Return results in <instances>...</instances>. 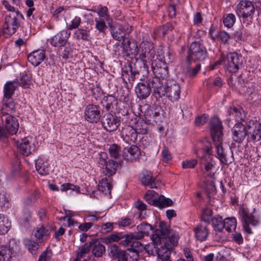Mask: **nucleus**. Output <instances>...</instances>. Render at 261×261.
Masks as SVG:
<instances>
[{
  "instance_id": "c03bdc74",
  "label": "nucleus",
  "mask_w": 261,
  "mask_h": 261,
  "mask_svg": "<svg viewBox=\"0 0 261 261\" xmlns=\"http://www.w3.org/2000/svg\"><path fill=\"white\" fill-rule=\"evenodd\" d=\"M10 223L7 218L0 215V234H6L9 230Z\"/></svg>"
},
{
  "instance_id": "f8f14e48",
  "label": "nucleus",
  "mask_w": 261,
  "mask_h": 261,
  "mask_svg": "<svg viewBox=\"0 0 261 261\" xmlns=\"http://www.w3.org/2000/svg\"><path fill=\"white\" fill-rule=\"evenodd\" d=\"M168 238L171 243L175 245L177 243L178 235L173 233V230L167 229L163 230L156 229L152 236V241L153 243L158 244L161 243V239Z\"/></svg>"
},
{
  "instance_id": "ddd939ff",
  "label": "nucleus",
  "mask_w": 261,
  "mask_h": 261,
  "mask_svg": "<svg viewBox=\"0 0 261 261\" xmlns=\"http://www.w3.org/2000/svg\"><path fill=\"white\" fill-rule=\"evenodd\" d=\"M71 33L67 30H63L47 40L48 42L55 47L64 46L70 37Z\"/></svg>"
},
{
  "instance_id": "864d4df0",
  "label": "nucleus",
  "mask_w": 261,
  "mask_h": 261,
  "mask_svg": "<svg viewBox=\"0 0 261 261\" xmlns=\"http://www.w3.org/2000/svg\"><path fill=\"white\" fill-rule=\"evenodd\" d=\"M106 104V108L108 111L113 109L117 103V101L115 96L113 95H108L105 99Z\"/></svg>"
},
{
  "instance_id": "6e6d98bb",
  "label": "nucleus",
  "mask_w": 261,
  "mask_h": 261,
  "mask_svg": "<svg viewBox=\"0 0 261 261\" xmlns=\"http://www.w3.org/2000/svg\"><path fill=\"white\" fill-rule=\"evenodd\" d=\"M61 190L65 192L71 190L75 191L77 193L80 192V188L79 187L70 183H66L62 185L61 186Z\"/></svg>"
},
{
  "instance_id": "cd10ccee",
  "label": "nucleus",
  "mask_w": 261,
  "mask_h": 261,
  "mask_svg": "<svg viewBox=\"0 0 261 261\" xmlns=\"http://www.w3.org/2000/svg\"><path fill=\"white\" fill-rule=\"evenodd\" d=\"M136 93L139 98L144 99L148 97L150 90L144 81H141L136 87Z\"/></svg>"
},
{
  "instance_id": "4c0bfd02",
  "label": "nucleus",
  "mask_w": 261,
  "mask_h": 261,
  "mask_svg": "<svg viewBox=\"0 0 261 261\" xmlns=\"http://www.w3.org/2000/svg\"><path fill=\"white\" fill-rule=\"evenodd\" d=\"M15 108V105L11 98L6 99L5 103L2 108V113L3 116L5 115H11L13 111Z\"/></svg>"
},
{
  "instance_id": "bb28decb",
  "label": "nucleus",
  "mask_w": 261,
  "mask_h": 261,
  "mask_svg": "<svg viewBox=\"0 0 261 261\" xmlns=\"http://www.w3.org/2000/svg\"><path fill=\"white\" fill-rule=\"evenodd\" d=\"M145 116L148 121L157 123L161 120L160 108H151L146 111Z\"/></svg>"
},
{
  "instance_id": "338daca9",
  "label": "nucleus",
  "mask_w": 261,
  "mask_h": 261,
  "mask_svg": "<svg viewBox=\"0 0 261 261\" xmlns=\"http://www.w3.org/2000/svg\"><path fill=\"white\" fill-rule=\"evenodd\" d=\"M30 77L26 73H22L20 78L21 85L25 88H28L30 86Z\"/></svg>"
},
{
  "instance_id": "49530a36",
  "label": "nucleus",
  "mask_w": 261,
  "mask_h": 261,
  "mask_svg": "<svg viewBox=\"0 0 261 261\" xmlns=\"http://www.w3.org/2000/svg\"><path fill=\"white\" fill-rule=\"evenodd\" d=\"M138 232L136 233H141L142 238L144 235H148L150 231L152 230V227L151 225L147 223L143 222L137 226Z\"/></svg>"
},
{
  "instance_id": "423d86ee",
  "label": "nucleus",
  "mask_w": 261,
  "mask_h": 261,
  "mask_svg": "<svg viewBox=\"0 0 261 261\" xmlns=\"http://www.w3.org/2000/svg\"><path fill=\"white\" fill-rule=\"evenodd\" d=\"M2 119L4 127L0 126V138L6 137L8 134H15L19 128L18 120L10 115H6Z\"/></svg>"
},
{
  "instance_id": "37998d69",
  "label": "nucleus",
  "mask_w": 261,
  "mask_h": 261,
  "mask_svg": "<svg viewBox=\"0 0 261 261\" xmlns=\"http://www.w3.org/2000/svg\"><path fill=\"white\" fill-rule=\"evenodd\" d=\"M122 239H124L123 241V242H124V243H123V245H126L130 244L131 243H134L136 240H140L142 239V236L141 233H136V232H134L122 236Z\"/></svg>"
},
{
  "instance_id": "dca6fc26",
  "label": "nucleus",
  "mask_w": 261,
  "mask_h": 261,
  "mask_svg": "<svg viewBox=\"0 0 261 261\" xmlns=\"http://www.w3.org/2000/svg\"><path fill=\"white\" fill-rule=\"evenodd\" d=\"M247 126L248 139L253 142L259 141L261 139V123L250 121Z\"/></svg>"
},
{
  "instance_id": "c85d7f7f",
  "label": "nucleus",
  "mask_w": 261,
  "mask_h": 261,
  "mask_svg": "<svg viewBox=\"0 0 261 261\" xmlns=\"http://www.w3.org/2000/svg\"><path fill=\"white\" fill-rule=\"evenodd\" d=\"M36 169L38 173L41 175H45L48 173V164L46 158L39 157L35 161Z\"/></svg>"
},
{
  "instance_id": "f03ea898",
  "label": "nucleus",
  "mask_w": 261,
  "mask_h": 261,
  "mask_svg": "<svg viewBox=\"0 0 261 261\" xmlns=\"http://www.w3.org/2000/svg\"><path fill=\"white\" fill-rule=\"evenodd\" d=\"M3 6L9 12L5 18V22L3 26V32L6 35L11 36L16 31L20 25V19H23V15L10 5L8 1H3Z\"/></svg>"
},
{
  "instance_id": "bf43d9fd",
  "label": "nucleus",
  "mask_w": 261,
  "mask_h": 261,
  "mask_svg": "<svg viewBox=\"0 0 261 261\" xmlns=\"http://www.w3.org/2000/svg\"><path fill=\"white\" fill-rule=\"evenodd\" d=\"M245 94L248 95L249 97H250V100H253L254 98L256 97L258 98L259 97V95L257 94V93L255 91L254 85H251L249 86L246 88V91L245 92Z\"/></svg>"
},
{
  "instance_id": "4be33fe9",
  "label": "nucleus",
  "mask_w": 261,
  "mask_h": 261,
  "mask_svg": "<svg viewBox=\"0 0 261 261\" xmlns=\"http://www.w3.org/2000/svg\"><path fill=\"white\" fill-rule=\"evenodd\" d=\"M141 81H144L150 90L153 89L155 92L159 94L160 88H162L163 81L158 77L148 76L143 75V77L140 79Z\"/></svg>"
},
{
  "instance_id": "20e7f679",
  "label": "nucleus",
  "mask_w": 261,
  "mask_h": 261,
  "mask_svg": "<svg viewBox=\"0 0 261 261\" xmlns=\"http://www.w3.org/2000/svg\"><path fill=\"white\" fill-rule=\"evenodd\" d=\"M207 58V53L204 46L199 42H194L190 45L187 58V61L203 62Z\"/></svg>"
},
{
  "instance_id": "de8ad7c7",
  "label": "nucleus",
  "mask_w": 261,
  "mask_h": 261,
  "mask_svg": "<svg viewBox=\"0 0 261 261\" xmlns=\"http://www.w3.org/2000/svg\"><path fill=\"white\" fill-rule=\"evenodd\" d=\"M158 194L153 190H148L144 196L146 201L150 205H154Z\"/></svg>"
},
{
  "instance_id": "b1692460",
  "label": "nucleus",
  "mask_w": 261,
  "mask_h": 261,
  "mask_svg": "<svg viewBox=\"0 0 261 261\" xmlns=\"http://www.w3.org/2000/svg\"><path fill=\"white\" fill-rule=\"evenodd\" d=\"M152 49L153 44L151 42L143 41L139 45L138 53L143 59L148 57L149 55V58H152L153 55V51H152Z\"/></svg>"
},
{
  "instance_id": "f3484780",
  "label": "nucleus",
  "mask_w": 261,
  "mask_h": 261,
  "mask_svg": "<svg viewBox=\"0 0 261 261\" xmlns=\"http://www.w3.org/2000/svg\"><path fill=\"white\" fill-rule=\"evenodd\" d=\"M248 134L247 127L241 122H237L232 130V138L237 143H241L246 138Z\"/></svg>"
},
{
  "instance_id": "0eeeda50",
  "label": "nucleus",
  "mask_w": 261,
  "mask_h": 261,
  "mask_svg": "<svg viewBox=\"0 0 261 261\" xmlns=\"http://www.w3.org/2000/svg\"><path fill=\"white\" fill-rule=\"evenodd\" d=\"M215 164L211 149L206 147L203 150V154L200 158V165L201 169L204 173H207L208 176L212 177L214 173L212 171L215 168Z\"/></svg>"
},
{
  "instance_id": "3c124183",
  "label": "nucleus",
  "mask_w": 261,
  "mask_h": 261,
  "mask_svg": "<svg viewBox=\"0 0 261 261\" xmlns=\"http://www.w3.org/2000/svg\"><path fill=\"white\" fill-rule=\"evenodd\" d=\"M106 20L103 19L98 18H94L95 22V29L98 31L99 33H105L107 29L106 23Z\"/></svg>"
},
{
  "instance_id": "a211bd4d",
  "label": "nucleus",
  "mask_w": 261,
  "mask_h": 261,
  "mask_svg": "<svg viewBox=\"0 0 261 261\" xmlns=\"http://www.w3.org/2000/svg\"><path fill=\"white\" fill-rule=\"evenodd\" d=\"M50 231L51 228L50 226L39 224L34 229L33 233L36 241L41 243L49 238Z\"/></svg>"
},
{
  "instance_id": "ea45409f",
  "label": "nucleus",
  "mask_w": 261,
  "mask_h": 261,
  "mask_svg": "<svg viewBox=\"0 0 261 261\" xmlns=\"http://www.w3.org/2000/svg\"><path fill=\"white\" fill-rule=\"evenodd\" d=\"M212 225L214 229L218 232H221L224 229V220L220 216L214 217L212 220Z\"/></svg>"
},
{
  "instance_id": "a19ab883",
  "label": "nucleus",
  "mask_w": 261,
  "mask_h": 261,
  "mask_svg": "<svg viewBox=\"0 0 261 261\" xmlns=\"http://www.w3.org/2000/svg\"><path fill=\"white\" fill-rule=\"evenodd\" d=\"M237 227V220L234 217L226 218L224 219V228L230 232L236 229Z\"/></svg>"
},
{
  "instance_id": "4d7b16f0",
  "label": "nucleus",
  "mask_w": 261,
  "mask_h": 261,
  "mask_svg": "<svg viewBox=\"0 0 261 261\" xmlns=\"http://www.w3.org/2000/svg\"><path fill=\"white\" fill-rule=\"evenodd\" d=\"M212 215V210L208 207H206L202 210L201 215L202 220L206 222H209L211 220V216Z\"/></svg>"
},
{
  "instance_id": "e2e57ef3",
  "label": "nucleus",
  "mask_w": 261,
  "mask_h": 261,
  "mask_svg": "<svg viewBox=\"0 0 261 261\" xmlns=\"http://www.w3.org/2000/svg\"><path fill=\"white\" fill-rule=\"evenodd\" d=\"M167 66L166 62L162 59H156L151 63V68L153 69L156 68H162V67Z\"/></svg>"
},
{
  "instance_id": "79ce46f5",
  "label": "nucleus",
  "mask_w": 261,
  "mask_h": 261,
  "mask_svg": "<svg viewBox=\"0 0 261 261\" xmlns=\"http://www.w3.org/2000/svg\"><path fill=\"white\" fill-rule=\"evenodd\" d=\"M156 77L159 78L162 81L166 80L168 77V67H162V68H156L152 70Z\"/></svg>"
},
{
  "instance_id": "412c9836",
  "label": "nucleus",
  "mask_w": 261,
  "mask_h": 261,
  "mask_svg": "<svg viewBox=\"0 0 261 261\" xmlns=\"http://www.w3.org/2000/svg\"><path fill=\"white\" fill-rule=\"evenodd\" d=\"M238 10L243 18H247L253 14L255 8L252 1H240Z\"/></svg>"
},
{
  "instance_id": "13d9d810",
  "label": "nucleus",
  "mask_w": 261,
  "mask_h": 261,
  "mask_svg": "<svg viewBox=\"0 0 261 261\" xmlns=\"http://www.w3.org/2000/svg\"><path fill=\"white\" fill-rule=\"evenodd\" d=\"M126 257L127 261H137L139 254L136 250L129 249L126 252Z\"/></svg>"
},
{
  "instance_id": "c9c22d12",
  "label": "nucleus",
  "mask_w": 261,
  "mask_h": 261,
  "mask_svg": "<svg viewBox=\"0 0 261 261\" xmlns=\"http://www.w3.org/2000/svg\"><path fill=\"white\" fill-rule=\"evenodd\" d=\"M91 243L92 254L97 257L101 256L105 252V246L98 241H92Z\"/></svg>"
},
{
  "instance_id": "9b49d317",
  "label": "nucleus",
  "mask_w": 261,
  "mask_h": 261,
  "mask_svg": "<svg viewBox=\"0 0 261 261\" xmlns=\"http://www.w3.org/2000/svg\"><path fill=\"white\" fill-rule=\"evenodd\" d=\"M34 139L31 136H28L21 139L20 141H15L21 154L28 156L36 150V146Z\"/></svg>"
},
{
  "instance_id": "4468645a",
  "label": "nucleus",
  "mask_w": 261,
  "mask_h": 261,
  "mask_svg": "<svg viewBox=\"0 0 261 261\" xmlns=\"http://www.w3.org/2000/svg\"><path fill=\"white\" fill-rule=\"evenodd\" d=\"M101 122L104 129L109 132L115 131L120 124V119L111 113L105 114Z\"/></svg>"
},
{
  "instance_id": "6ab92c4d",
  "label": "nucleus",
  "mask_w": 261,
  "mask_h": 261,
  "mask_svg": "<svg viewBox=\"0 0 261 261\" xmlns=\"http://www.w3.org/2000/svg\"><path fill=\"white\" fill-rule=\"evenodd\" d=\"M121 135L123 141L128 144L135 142L138 137L135 128L129 125H124L122 127Z\"/></svg>"
},
{
  "instance_id": "8fccbe9b",
  "label": "nucleus",
  "mask_w": 261,
  "mask_h": 261,
  "mask_svg": "<svg viewBox=\"0 0 261 261\" xmlns=\"http://www.w3.org/2000/svg\"><path fill=\"white\" fill-rule=\"evenodd\" d=\"M223 18L224 25L228 28H231L236 22V16L232 13L224 15Z\"/></svg>"
},
{
  "instance_id": "e433bc0d",
  "label": "nucleus",
  "mask_w": 261,
  "mask_h": 261,
  "mask_svg": "<svg viewBox=\"0 0 261 261\" xmlns=\"http://www.w3.org/2000/svg\"><path fill=\"white\" fill-rule=\"evenodd\" d=\"M17 87V83L15 81H9L5 84L4 87L5 99L11 98Z\"/></svg>"
},
{
  "instance_id": "a878e982",
  "label": "nucleus",
  "mask_w": 261,
  "mask_h": 261,
  "mask_svg": "<svg viewBox=\"0 0 261 261\" xmlns=\"http://www.w3.org/2000/svg\"><path fill=\"white\" fill-rule=\"evenodd\" d=\"M111 33L114 39L119 41L123 40L125 36V31L120 24H116L111 27Z\"/></svg>"
},
{
  "instance_id": "5fc2aeb1",
  "label": "nucleus",
  "mask_w": 261,
  "mask_h": 261,
  "mask_svg": "<svg viewBox=\"0 0 261 261\" xmlns=\"http://www.w3.org/2000/svg\"><path fill=\"white\" fill-rule=\"evenodd\" d=\"M109 151L112 158L117 159L120 156V147L116 144H113L110 145Z\"/></svg>"
},
{
  "instance_id": "aec40b11",
  "label": "nucleus",
  "mask_w": 261,
  "mask_h": 261,
  "mask_svg": "<svg viewBox=\"0 0 261 261\" xmlns=\"http://www.w3.org/2000/svg\"><path fill=\"white\" fill-rule=\"evenodd\" d=\"M141 155V151L136 145H131L125 147L122 151V156L124 160L133 162L136 161Z\"/></svg>"
},
{
  "instance_id": "393cba45",
  "label": "nucleus",
  "mask_w": 261,
  "mask_h": 261,
  "mask_svg": "<svg viewBox=\"0 0 261 261\" xmlns=\"http://www.w3.org/2000/svg\"><path fill=\"white\" fill-rule=\"evenodd\" d=\"M110 249L109 255L114 259H117L118 261H127L126 252L121 250L117 245H112Z\"/></svg>"
},
{
  "instance_id": "7ed1b4c3",
  "label": "nucleus",
  "mask_w": 261,
  "mask_h": 261,
  "mask_svg": "<svg viewBox=\"0 0 261 261\" xmlns=\"http://www.w3.org/2000/svg\"><path fill=\"white\" fill-rule=\"evenodd\" d=\"M3 6L9 12L5 18V22L3 26V32L6 35L11 36L16 31L20 25V19H23V15L10 5L8 1H3Z\"/></svg>"
},
{
  "instance_id": "72a5a7b5",
  "label": "nucleus",
  "mask_w": 261,
  "mask_h": 261,
  "mask_svg": "<svg viewBox=\"0 0 261 261\" xmlns=\"http://www.w3.org/2000/svg\"><path fill=\"white\" fill-rule=\"evenodd\" d=\"M74 39L77 40L89 41L91 39L89 30L83 28L76 29L73 34Z\"/></svg>"
},
{
  "instance_id": "9d476101",
  "label": "nucleus",
  "mask_w": 261,
  "mask_h": 261,
  "mask_svg": "<svg viewBox=\"0 0 261 261\" xmlns=\"http://www.w3.org/2000/svg\"><path fill=\"white\" fill-rule=\"evenodd\" d=\"M107 155L105 152L101 153L98 158V164L100 167L102 168V173L108 177H110L116 173L117 170L118 164L113 160L107 161Z\"/></svg>"
},
{
  "instance_id": "a18cd8bd",
  "label": "nucleus",
  "mask_w": 261,
  "mask_h": 261,
  "mask_svg": "<svg viewBox=\"0 0 261 261\" xmlns=\"http://www.w3.org/2000/svg\"><path fill=\"white\" fill-rule=\"evenodd\" d=\"M173 204L172 200L169 198H165L164 196H158L156 201L155 203V206L160 208L165 206H171Z\"/></svg>"
},
{
  "instance_id": "052dcab7",
  "label": "nucleus",
  "mask_w": 261,
  "mask_h": 261,
  "mask_svg": "<svg viewBox=\"0 0 261 261\" xmlns=\"http://www.w3.org/2000/svg\"><path fill=\"white\" fill-rule=\"evenodd\" d=\"M38 261H54L51 251L48 250L44 251L39 256Z\"/></svg>"
},
{
  "instance_id": "5701e85b",
  "label": "nucleus",
  "mask_w": 261,
  "mask_h": 261,
  "mask_svg": "<svg viewBox=\"0 0 261 261\" xmlns=\"http://www.w3.org/2000/svg\"><path fill=\"white\" fill-rule=\"evenodd\" d=\"M45 52L44 50L38 49L31 53L28 56V59L34 66H37L45 59Z\"/></svg>"
},
{
  "instance_id": "f257e3e1",
  "label": "nucleus",
  "mask_w": 261,
  "mask_h": 261,
  "mask_svg": "<svg viewBox=\"0 0 261 261\" xmlns=\"http://www.w3.org/2000/svg\"><path fill=\"white\" fill-rule=\"evenodd\" d=\"M210 127L212 137L216 148V156L221 163L227 164L228 161L222 146L223 126L218 117H214L211 119Z\"/></svg>"
},
{
  "instance_id": "09e8293b",
  "label": "nucleus",
  "mask_w": 261,
  "mask_h": 261,
  "mask_svg": "<svg viewBox=\"0 0 261 261\" xmlns=\"http://www.w3.org/2000/svg\"><path fill=\"white\" fill-rule=\"evenodd\" d=\"M147 123L143 120L137 121L135 128L137 134H145L147 133Z\"/></svg>"
},
{
  "instance_id": "69168bd1",
  "label": "nucleus",
  "mask_w": 261,
  "mask_h": 261,
  "mask_svg": "<svg viewBox=\"0 0 261 261\" xmlns=\"http://www.w3.org/2000/svg\"><path fill=\"white\" fill-rule=\"evenodd\" d=\"M24 243L32 254L38 248V244L36 242L30 240H24Z\"/></svg>"
},
{
  "instance_id": "39448f33",
  "label": "nucleus",
  "mask_w": 261,
  "mask_h": 261,
  "mask_svg": "<svg viewBox=\"0 0 261 261\" xmlns=\"http://www.w3.org/2000/svg\"><path fill=\"white\" fill-rule=\"evenodd\" d=\"M244 58L236 52L228 53L224 60V65L231 73H236L243 67Z\"/></svg>"
},
{
  "instance_id": "0e129e2a",
  "label": "nucleus",
  "mask_w": 261,
  "mask_h": 261,
  "mask_svg": "<svg viewBox=\"0 0 261 261\" xmlns=\"http://www.w3.org/2000/svg\"><path fill=\"white\" fill-rule=\"evenodd\" d=\"M91 242H90L89 243H86L84 246H83L81 247L80 251L77 253V257H82L85 254L88 253L89 251L90 248H91Z\"/></svg>"
},
{
  "instance_id": "603ef678",
  "label": "nucleus",
  "mask_w": 261,
  "mask_h": 261,
  "mask_svg": "<svg viewBox=\"0 0 261 261\" xmlns=\"http://www.w3.org/2000/svg\"><path fill=\"white\" fill-rule=\"evenodd\" d=\"M135 207L140 211L138 219L140 220L145 218L146 214V205L141 201H138L135 203Z\"/></svg>"
},
{
  "instance_id": "2eb2a0df",
  "label": "nucleus",
  "mask_w": 261,
  "mask_h": 261,
  "mask_svg": "<svg viewBox=\"0 0 261 261\" xmlns=\"http://www.w3.org/2000/svg\"><path fill=\"white\" fill-rule=\"evenodd\" d=\"M85 117L90 123H97L101 117L99 108L94 105H88L85 109Z\"/></svg>"
},
{
  "instance_id": "f704fd0d",
  "label": "nucleus",
  "mask_w": 261,
  "mask_h": 261,
  "mask_svg": "<svg viewBox=\"0 0 261 261\" xmlns=\"http://www.w3.org/2000/svg\"><path fill=\"white\" fill-rule=\"evenodd\" d=\"M13 249L9 247L2 245L0 246V261H11Z\"/></svg>"
},
{
  "instance_id": "7c9ffc66",
  "label": "nucleus",
  "mask_w": 261,
  "mask_h": 261,
  "mask_svg": "<svg viewBox=\"0 0 261 261\" xmlns=\"http://www.w3.org/2000/svg\"><path fill=\"white\" fill-rule=\"evenodd\" d=\"M141 181L145 186H148L151 189L157 188L154 179H153L152 173L149 171H145L142 172Z\"/></svg>"
},
{
  "instance_id": "774afa93",
  "label": "nucleus",
  "mask_w": 261,
  "mask_h": 261,
  "mask_svg": "<svg viewBox=\"0 0 261 261\" xmlns=\"http://www.w3.org/2000/svg\"><path fill=\"white\" fill-rule=\"evenodd\" d=\"M197 164V161L195 159L187 160L182 163L183 168H193Z\"/></svg>"
},
{
  "instance_id": "6e6552de",
  "label": "nucleus",
  "mask_w": 261,
  "mask_h": 261,
  "mask_svg": "<svg viewBox=\"0 0 261 261\" xmlns=\"http://www.w3.org/2000/svg\"><path fill=\"white\" fill-rule=\"evenodd\" d=\"M180 94L179 85L173 81H169L166 86H163L159 92L161 97L166 96L172 101L177 100L180 97Z\"/></svg>"
},
{
  "instance_id": "473e14b6",
  "label": "nucleus",
  "mask_w": 261,
  "mask_h": 261,
  "mask_svg": "<svg viewBox=\"0 0 261 261\" xmlns=\"http://www.w3.org/2000/svg\"><path fill=\"white\" fill-rule=\"evenodd\" d=\"M194 231L196 239L200 242L205 241L209 233L206 226L202 225H198L195 228Z\"/></svg>"
},
{
  "instance_id": "2f4dec72",
  "label": "nucleus",
  "mask_w": 261,
  "mask_h": 261,
  "mask_svg": "<svg viewBox=\"0 0 261 261\" xmlns=\"http://www.w3.org/2000/svg\"><path fill=\"white\" fill-rule=\"evenodd\" d=\"M112 179L109 177L102 178L98 185L99 190L106 195H110L112 188Z\"/></svg>"
},
{
  "instance_id": "c756f323",
  "label": "nucleus",
  "mask_w": 261,
  "mask_h": 261,
  "mask_svg": "<svg viewBox=\"0 0 261 261\" xmlns=\"http://www.w3.org/2000/svg\"><path fill=\"white\" fill-rule=\"evenodd\" d=\"M229 121L234 120L237 122H239L244 119V112L242 108L240 107L230 108L228 110Z\"/></svg>"
},
{
  "instance_id": "1a4fd4ad",
  "label": "nucleus",
  "mask_w": 261,
  "mask_h": 261,
  "mask_svg": "<svg viewBox=\"0 0 261 261\" xmlns=\"http://www.w3.org/2000/svg\"><path fill=\"white\" fill-rule=\"evenodd\" d=\"M239 213L243 219V226L244 231L248 234L252 233L250 225L253 226H256L260 224V219L257 215L248 213L244 208H241Z\"/></svg>"
},
{
  "instance_id": "58836bf2",
  "label": "nucleus",
  "mask_w": 261,
  "mask_h": 261,
  "mask_svg": "<svg viewBox=\"0 0 261 261\" xmlns=\"http://www.w3.org/2000/svg\"><path fill=\"white\" fill-rule=\"evenodd\" d=\"M96 11L99 16L98 18L105 19L109 24L112 22V19L106 7L99 5L97 7Z\"/></svg>"
},
{
  "instance_id": "680f3d73",
  "label": "nucleus",
  "mask_w": 261,
  "mask_h": 261,
  "mask_svg": "<svg viewBox=\"0 0 261 261\" xmlns=\"http://www.w3.org/2000/svg\"><path fill=\"white\" fill-rule=\"evenodd\" d=\"M82 22L81 17L79 16H75L71 21L70 23L68 26L69 30H73L79 29V27L80 25Z\"/></svg>"
}]
</instances>
